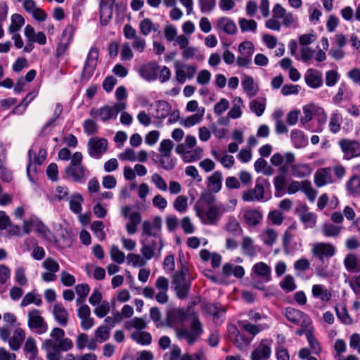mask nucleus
<instances>
[{
	"label": "nucleus",
	"instance_id": "f257e3e1",
	"mask_svg": "<svg viewBox=\"0 0 360 360\" xmlns=\"http://www.w3.org/2000/svg\"><path fill=\"white\" fill-rule=\"evenodd\" d=\"M65 331L58 327L53 328L49 334V338L45 339L41 348L46 353L47 360L62 359L61 352H67L73 347V342L69 338H65Z\"/></svg>",
	"mask_w": 360,
	"mask_h": 360
},
{
	"label": "nucleus",
	"instance_id": "f03ea898",
	"mask_svg": "<svg viewBox=\"0 0 360 360\" xmlns=\"http://www.w3.org/2000/svg\"><path fill=\"white\" fill-rule=\"evenodd\" d=\"M161 230L162 219L159 216L155 217L153 221L145 220L142 223L141 236L140 240H149V238L152 237L153 238V240L159 241L158 257H160L161 252L164 246L161 237Z\"/></svg>",
	"mask_w": 360,
	"mask_h": 360
},
{
	"label": "nucleus",
	"instance_id": "7ed1b4c3",
	"mask_svg": "<svg viewBox=\"0 0 360 360\" xmlns=\"http://www.w3.org/2000/svg\"><path fill=\"white\" fill-rule=\"evenodd\" d=\"M226 210L221 203L219 205L197 206L196 214L205 225L214 226L218 224Z\"/></svg>",
	"mask_w": 360,
	"mask_h": 360
},
{
	"label": "nucleus",
	"instance_id": "20e7f679",
	"mask_svg": "<svg viewBox=\"0 0 360 360\" xmlns=\"http://www.w3.org/2000/svg\"><path fill=\"white\" fill-rule=\"evenodd\" d=\"M203 331L202 325L198 316L193 314L189 328H178L175 333L179 340H186L188 345H193L200 337Z\"/></svg>",
	"mask_w": 360,
	"mask_h": 360
},
{
	"label": "nucleus",
	"instance_id": "39448f33",
	"mask_svg": "<svg viewBox=\"0 0 360 360\" xmlns=\"http://www.w3.org/2000/svg\"><path fill=\"white\" fill-rule=\"evenodd\" d=\"M335 252V246L327 243H316L311 248L312 257L318 259L322 264L328 263L329 259L334 256Z\"/></svg>",
	"mask_w": 360,
	"mask_h": 360
},
{
	"label": "nucleus",
	"instance_id": "423d86ee",
	"mask_svg": "<svg viewBox=\"0 0 360 360\" xmlns=\"http://www.w3.org/2000/svg\"><path fill=\"white\" fill-rule=\"evenodd\" d=\"M28 328L38 335H43L48 331L49 326L39 309H32L27 314Z\"/></svg>",
	"mask_w": 360,
	"mask_h": 360
},
{
	"label": "nucleus",
	"instance_id": "0eeeda50",
	"mask_svg": "<svg viewBox=\"0 0 360 360\" xmlns=\"http://www.w3.org/2000/svg\"><path fill=\"white\" fill-rule=\"evenodd\" d=\"M187 272L186 268H182L180 271L176 272L172 278L176 296L181 300L187 297L190 289V282L186 280Z\"/></svg>",
	"mask_w": 360,
	"mask_h": 360
},
{
	"label": "nucleus",
	"instance_id": "6e6552de",
	"mask_svg": "<svg viewBox=\"0 0 360 360\" xmlns=\"http://www.w3.org/2000/svg\"><path fill=\"white\" fill-rule=\"evenodd\" d=\"M98 59V49L91 47L87 54L86 59L81 74V79L87 82L93 76L97 66Z\"/></svg>",
	"mask_w": 360,
	"mask_h": 360
},
{
	"label": "nucleus",
	"instance_id": "1a4fd4ad",
	"mask_svg": "<svg viewBox=\"0 0 360 360\" xmlns=\"http://www.w3.org/2000/svg\"><path fill=\"white\" fill-rule=\"evenodd\" d=\"M174 67L175 69V78L179 84H184L186 79H193L197 71L195 65L183 64L179 61H176Z\"/></svg>",
	"mask_w": 360,
	"mask_h": 360
},
{
	"label": "nucleus",
	"instance_id": "9d476101",
	"mask_svg": "<svg viewBox=\"0 0 360 360\" xmlns=\"http://www.w3.org/2000/svg\"><path fill=\"white\" fill-rule=\"evenodd\" d=\"M89 155L95 159H99L107 151L108 141L104 138L94 137L89 140Z\"/></svg>",
	"mask_w": 360,
	"mask_h": 360
},
{
	"label": "nucleus",
	"instance_id": "9b49d317",
	"mask_svg": "<svg viewBox=\"0 0 360 360\" xmlns=\"http://www.w3.org/2000/svg\"><path fill=\"white\" fill-rule=\"evenodd\" d=\"M263 179H257L253 188H249L243 192L241 198L244 202L262 201L264 196V188Z\"/></svg>",
	"mask_w": 360,
	"mask_h": 360
},
{
	"label": "nucleus",
	"instance_id": "f8f14e48",
	"mask_svg": "<svg viewBox=\"0 0 360 360\" xmlns=\"http://www.w3.org/2000/svg\"><path fill=\"white\" fill-rule=\"evenodd\" d=\"M338 144L344 153V158L350 160L360 156V143L356 140L342 139Z\"/></svg>",
	"mask_w": 360,
	"mask_h": 360
},
{
	"label": "nucleus",
	"instance_id": "ddd939ff",
	"mask_svg": "<svg viewBox=\"0 0 360 360\" xmlns=\"http://www.w3.org/2000/svg\"><path fill=\"white\" fill-rule=\"evenodd\" d=\"M284 314L289 321L301 327L307 326L311 323L309 317L306 314L292 307L286 308Z\"/></svg>",
	"mask_w": 360,
	"mask_h": 360
},
{
	"label": "nucleus",
	"instance_id": "4468645a",
	"mask_svg": "<svg viewBox=\"0 0 360 360\" xmlns=\"http://www.w3.org/2000/svg\"><path fill=\"white\" fill-rule=\"evenodd\" d=\"M68 179L75 183H84L89 175V171L84 166H68L65 170Z\"/></svg>",
	"mask_w": 360,
	"mask_h": 360
},
{
	"label": "nucleus",
	"instance_id": "2eb2a0df",
	"mask_svg": "<svg viewBox=\"0 0 360 360\" xmlns=\"http://www.w3.org/2000/svg\"><path fill=\"white\" fill-rule=\"evenodd\" d=\"M175 151L181 156L182 160L185 162H195L202 157V149L200 147L185 149L183 145H177Z\"/></svg>",
	"mask_w": 360,
	"mask_h": 360
},
{
	"label": "nucleus",
	"instance_id": "dca6fc26",
	"mask_svg": "<svg viewBox=\"0 0 360 360\" xmlns=\"http://www.w3.org/2000/svg\"><path fill=\"white\" fill-rule=\"evenodd\" d=\"M141 244V253L143 257L148 261L153 257L158 256L159 241L155 240H140Z\"/></svg>",
	"mask_w": 360,
	"mask_h": 360
},
{
	"label": "nucleus",
	"instance_id": "f3484780",
	"mask_svg": "<svg viewBox=\"0 0 360 360\" xmlns=\"http://www.w3.org/2000/svg\"><path fill=\"white\" fill-rule=\"evenodd\" d=\"M242 218L248 226H256L263 219V214L259 209H246L243 212Z\"/></svg>",
	"mask_w": 360,
	"mask_h": 360
},
{
	"label": "nucleus",
	"instance_id": "a211bd4d",
	"mask_svg": "<svg viewBox=\"0 0 360 360\" xmlns=\"http://www.w3.org/2000/svg\"><path fill=\"white\" fill-rule=\"evenodd\" d=\"M304 77L307 85L312 89H317L323 85V75L318 70L308 69Z\"/></svg>",
	"mask_w": 360,
	"mask_h": 360
},
{
	"label": "nucleus",
	"instance_id": "6ab92c4d",
	"mask_svg": "<svg viewBox=\"0 0 360 360\" xmlns=\"http://www.w3.org/2000/svg\"><path fill=\"white\" fill-rule=\"evenodd\" d=\"M89 114L93 118L99 117L104 122L116 119L115 112L112 111V107L110 105H104L100 108H91Z\"/></svg>",
	"mask_w": 360,
	"mask_h": 360
},
{
	"label": "nucleus",
	"instance_id": "aec40b11",
	"mask_svg": "<svg viewBox=\"0 0 360 360\" xmlns=\"http://www.w3.org/2000/svg\"><path fill=\"white\" fill-rule=\"evenodd\" d=\"M77 316L81 319V327L83 330H89L94 325V320L91 317V309L88 305H82L77 310Z\"/></svg>",
	"mask_w": 360,
	"mask_h": 360
},
{
	"label": "nucleus",
	"instance_id": "412c9836",
	"mask_svg": "<svg viewBox=\"0 0 360 360\" xmlns=\"http://www.w3.org/2000/svg\"><path fill=\"white\" fill-rule=\"evenodd\" d=\"M300 221L304 224L305 229H312L316 226L317 216L309 211L307 205L302 206L297 210Z\"/></svg>",
	"mask_w": 360,
	"mask_h": 360
},
{
	"label": "nucleus",
	"instance_id": "4be33fe9",
	"mask_svg": "<svg viewBox=\"0 0 360 360\" xmlns=\"http://www.w3.org/2000/svg\"><path fill=\"white\" fill-rule=\"evenodd\" d=\"M115 0H101L100 3V18L102 25L108 23L112 17V6Z\"/></svg>",
	"mask_w": 360,
	"mask_h": 360
},
{
	"label": "nucleus",
	"instance_id": "5701e85b",
	"mask_svg": "<svg viewBox=\"0 0 360 360\" xmlns=\"http://www.w3.org/2000/svg\"><path fill=\"white\" fill-rule=\"evenodd\" d=\"M158 66L155 63L143 65L139 69V75L146 81H154L158 77Z\"/></svg>",
	"mask_w": 360,
	"mask_h": 360
},
{
	"label": "nucleus",
	"instance_id": "b1692460",
	"mask_svg": "<svg viewBox=\"0 0 360 360\" xmlns=\"http://www.w3.org/2000/svg\"><path fill=\"white\" fill-rule=\"evenodd\" d=\"M216 28L227 34H233L236 32V25L233 20L227 17H221L217 20Z\"/></svg>",
	"mask_w": 360,
	"mask_h": 360
},
{
	"label": "nucleus",
	"instance_id": "393cba45",
	"mask_svg": "<svg viewBox=\"0 0 360 360\" xmlns=\"http://www.w3.org/2000/svg\"><path fill=\"white\" fill-rule=\"evenodd\" d=\"M25 339V330L18 327L14 331L13 336L8 340V345L11 350L18 351Z\"/></svg>",
	"mask_w": 360,
	"mask_h": 360
},
{
	"label": "nucleus",
	"instance_id": "a878e982",
	"mask_svg": "<svg viewBox=\"0 0 360 360\" xmlns=\"http://www.w3.org/2000/svg\"><path fill=\"white\" fill-rule=\"evenodd\" d=\"M76 347L78 349H82L86 347L89 350H95L97 347V340L89 338L86 333H80L76 339Z\"/></svg>",
	"mask_w": 360,
	"mask_h": 360
},
{
	"label": "nucleus",
	"instance_id": "bb28decb",
	"mask_svg": "<svg viewBox=\"0 0 360 360\" xmlns=\"http://www.w3.org/2000/svg\"><path fill=\"white\" fill-rule=\"evenodd\" d=\"M311 294L314 298L319 299L323 302H329L332 297L330 290L321 284L313 285L311 288Z\"/></svg>",
	"mask_w": 360,
	"mask_h": 360
},
{
	"label": "nucleus",
	"instance_id": "cd10ccee",
	"mask_svg": "<svg viewBox=\"0 0 360 360\" xmlns=\"http://www.w3.org/2000/svg\"><path fill=\"white\" fill-rule=\"evenodd\" d=\"M333 179L328 168L318 169L314 174V184L317 187H322L327 184L332 183Z\"/></svg>",
	"mask_w": 360,
	"mask_h": 360
},
{
	"label": "nucleus",
	"instance_id": "c85d7f7f",
	"mask_svg": "<svg viewBox=\"0 0 360 360\" xmlns=\"http://www.w3.org/2000/svg\"><path fill=\"white\" fill-rule=\"evenodd\" d=\"M238 325L240 328V329L246 331L252 335H256L262 330L266 329L268 328L267 324H258L255 325L250 323L247 320H240L238 321Z\"/></svg>",
	"mask_w": 360,
	"mask_h": 360
},
{
	"label": "nucleus",
	"instance_id": "c756f323",
	"mask_svg": "<svg viewBox=\"0 0 360 360\" xmlns=\"http://www.w3.org/2000/svg\"><path fill=\"white\" fill-rule=\"evenodd\" d=\"M252 271L258 276L262 278L265 282H269L271 279V268L264 262L256 263L252 267Z\"/></svg>",
	"mask_w": 360,
	"mask_h": 360
},
{
	"label": "nucleus",
	"instance_id": "7c9ffc66",
	"mask_svg": "<svg viewBox=\"0 0 360 360\" xmlns=\"http://www.w3.org/2000/svg\"><path fill=\"white\" fill-rule=\"evenodd\" d=\"M241 85L250 98L256 96L259 91L258 86L255 84L254 79L251 76L244 75L242 79Z\"/></svg>",
	"mask_w": 360,
	"mask_h": 360
},
{
	"label": "nucleus",
	"instance_id": "2f4dec72",
	"mask_svg": "<svg viewBox=\"0 0 360 360\" xmlns=\"http://www.w3.org/2000/svg\"><path fill=\"white\" fill-rule=\"evenodd\" d=\"M53 313L56 321L61 326H66L68 322V313L61 304L56 303L53 306Z\"/></svg>",
	"mask_w": 360,
	"mask_h": 360
},
{
	"label": "nucleus",
	"instance_id": "473e14b6",
	"mask_svg": "<svg viewBox=\"0 0 360 360\" xmlns=\"http://www.w3.org/2000/svg\"><path fill=\"white\" fill-rule=\"evenodd\" d=\"M207 181L209 190L213 193H218L221 190L222 185L221 172L219 171L214 172L207 178Z\"/></svg>",
	"mask_w": 360,
	"mask_h": 360
},
{
	"label": "nucleus",
	"instance_id": "72a5a7b5",
	"mask_svg": "<svg viewBox=\"0 0 360 360\" xmlns=\"http://www.w3.org/2000/svg\"><path fill=\"white\" fill-rule=\"evenodd\" d=\"M205 112V108H200L195 114L188 116L184 120H181L180 124L187 128L193 127L202 121Z\"/></svg>",
	"mask_w": 360,
	"mask_h": 360
},
{
	"label": "nucleus",
	"instance_id": "f704fd0d",
	"mask_svg": "<svg viewBox=\"0 0 360 360\" xmlns=\"http://www.w3.org/2000/svg\"><path fill=\"white\" fill-rule=\"evenodd\" d=\"M222 272L226 276L233 275L237 278H241L245 274V270L242 266L229 263L223 266Z\"/></svg>",
	"mask_w": 360,
	"mask_h": 360
},
{
	"label": "nucleus",
	"instance_id": "c9c22d12",
	"mask_svg": "<svg viewBox=\"0 0 360 360\" xmlns=\"http://www.w3.org/2000/svg\"><path fill=\"white\" fill-rule=\"evenodd\" d=\"M75 31V28L72 25H68L64 29L63 34H62V37L64 41H66V42H65V44H61L60 46H59L58 47L57 54H56L57 56H59L60 55H62L63 53V52L65 51V50L67 48L68 44L70 42V41L73 37Z\"/></svg>",
	"mask_w": 360,
	"mask_h": 360
},
{
	"label": "nucleus",
	"instance_id": "e433bc0d",
	"mask_svg": "<svg viewBox=\"0 0 360 360\" xmlns=\"http://www.w3.org/2000/svg\"><path fill=\"white\" fill-rule=\"evenodd\" d=\"M259 238L267 246H272L277 240L278 234L272 228L264 229L259 235Z\"/></svg>",
	"mask_w": 360,
	"mask_h": 360
},
{
	"label": "nucleus",
	"instance_id": "4c0bfd02",
	"mask_svg": "<svg viewBox=\"0 0 360 360\" xmlns=\"http://www.w3.org/2000/svg\"><path fill=\"white\" fill-rule=\"evenodd\" d=\"M129 222L126 224V229L129 235L137 232V226L141 222V215L138 212H133L129 216Z\"/></svg>",
	"mask_w": 360,
	"mask_h": 360
},
{
	"label": "nucleus",
	"instance_id": "58836bf2",
	"mask_svg": "<svg viewBox=\"0 0 360 360\" xmlns=\"http://www.w3.org/2000/svg\"><path fill=\"white\" fill-rule=\"evenodd\" d=\"M185 312L183 309H173L168 312L167 316V325L174 326L184 321Z\"/></svg>",
	"mask_w": 360,
	"mask_h": 360
},
{
	"label": "nucleus",
	"instance_id": "ea45409f",
	"mask_svg": "<svg viewBox=\"0 0 360 360\" xmlns=\"http://www.w3.org/2000/svg\"><path fill=\"white\" fill-rule=\"evenodd\" d=\"M312 172V169L308 164H296L291 167L292 175L297 178H303L309 176Z\"/></svg>",
	"mask_w": 360,
	"mask_h": 360
},
{
	"label": "nucleus",
	"instance_id": "a19ab883",
	"mask_svg": "<svg viewBox=\"0 0 360 360\" xmlns=\"http://www.w3.org/2000/svg\"><path fill=\"white\" fill-rule=\"evenodd\" d=\"M342 117L338 110H334L330 115L328 127L330 131L333 134H337L341 128Z\"/></svg>",
	"mask_w": 360,
	"mask_h": 360
},
{
	"label": "nucleus",
	"instance_id": "79ce46f5",
	"mask_svg": "<svg viewBox=\"0 0 360 360\" xmlns=\"http://www.w3.org/2000/svg\"><path fill=\"white\" fill-rule=\"evenodd\" d=\"M271 355V348L264 344H260L251 354V360H265Z\"/></svg>",
	"mask_w": 360,
	"mask_h": 360
},
{
	"label": "nucleus",
	"instance_id": "37998d69",
	"mask_svg": "<svg viewBox=\"0 0 360 360\" xmlns=\"http://www.w3.org/2000/svg\"><path fill=\"white\" fill-rule=\"evenodd\" d=\"M130 336L133 340L142 345H149L152 342L151 335L146 331L136 330Z\"/></svg>",
	"mask_w": 360,
	"mask_h": 360
},
{
	"label": "nucleus",
	"instance_id": "c03bdc74",
	"mask_svg": "<svg viewBox=\"0 0 360 360\" xmlns=\"http://www.w3.org/2000/svg\"><path fill=\"white\" fill-rule=\"evenodd\" d=\"M212 155L214 157V158L216 160L219 161L225 168L229 169L232 167L235 164L234 158L231 155L224 153L223 155H221L219 152L216 150H212Z\"/></svg>",
	"mask_w": 360,
	"mask_h": 360
},
{
	"label": "nucleus",
	"instance_id": "a18cd8bd",
	"mask_svg": "<svg viewBox=\"0 0 360 360\" xmlns=\"http://www.w3.org/2000/svg\"><path fill=\"white\" fill-rule=\"evenodd\" d=\"M38 91L37 90H33L30 92L22 100L21 103L18 105L14 110V113L17 114H23L28 106V105L34 99V98L37 96Z\"/></svg>",
	"mask_w": 360,
	"mask_h": 360
},
{
	"label": "nucleus",
	"instance_id": "49530a36",
	"mask_svg": "<svg viewBox=\"0 0 360 360\" xmlns=\"http://www.w3.org/2000/svg\"><path fill=\"white\" fill-rule=\"evenodd\" d=\"M291 140L297 148H302L307 145L308 140L302 131L294 129L291 131Z\"/></svg>",
	"mask_w": 360,
	"mask_h": 360
},
{
	"label": "nucleus",
	"instance_id": "de8ad7c7",
	"mask_svg": "<svg viewBox=\"0 0 360 360\" xmlns=\"http://www.w3.org/2000/svg\"><path fill=\"white\" fill-rule=\"evenodd\" d=\"M156 114L157 119H163L169 115L171 111V105L165 101H158L156 103Z\"/></svg>",
	"mask_w": 360,
	"mask_h": 360
},
{
	"label": "nucleus",
	"instance_id": "09e8293b",
	"mask_svg": "<svg viewBox=\"0 0 360 360\" xmlns=\"http://www.w3.org/2000/svg\"><path fill=\"white\" fill-rule=\"evenodd\" d=\"M24 24L25 19L21 15L18 13L12 15L11 22L8 27V32L11 34L18 32Z\"/></svg>",
	"mask_w": 360,
	"mask_h": 360
},
{
	"label": "nucleus",
	"instance_id": "8fccbe9b",
	"mask_svg": "<svg viewBox=\"0 0 360 360\" xmlns=\"http://www.w3.org/2000/svg\"><path fill=\"white\" fill-rule=\"evenodd\" d=\"M343 227L334 225L330 223H326L322 226V233L326 237H337L340 233Z\"/></svg>",
	"mask_w": 360,
	"mask_h": 360
},
{
	"label": "nucleus",
	"instance_id": "3c124183",
	"mask_svg": "<svg viewBox=\"0 0 360 360\" xmlns=\"http://www.w3.org/2000/svg\"><path fill=\"white\" fill-rule=\"evenodd\" d=\"M42 300L40 295H37L32 292H27L22 298L20 306L24 307L31 304H34L36 306H40Z\"/></svg>",
	"mask_w": 360,
	"mask_h": 360
},
{
	"label": "nucleus",
	"instance_id": "603ef678",
	"mask_svg": "<svg viewBox=\"0 0 360 360\" xmlns=\"http://www.w3.org/2000/svg\"><path fill=\"white\" fill-rule=\"evenodd\" d=\"M158 27V25L154 24L149 18L143 19L139 24L140 32L144 36L148 35L152 31H156Z\"/></svg>",
	"mask_w": 360,
	"mask_h": 360
},
{
	"label": "nucleus",
	"instance_id": "864d4df0",
	"mask_svg": "<svg viewBox=\"0 0 360 360\" xmlns=\"http://www.w3.org/2000/svg\"><path fill=\"white\" fill-rule=\"evenodd\" d=\"M266 108V99L264 98H259L253 100L250 103V110L257 116H261Z\"/></svg>",
	"mask_w": 360,
	"mask_h": 360
},
{
	"label": "nucleus",
	"instance_id": "5fc2aeb1",
	"mask_svg": "<svg viewBox=\"0 0 360 360\" xmlns=\"http://www.w3.org/2000/svg\"><path fill=\"white\" fill-rule=\"evenodd\" d=\"M224 229L229 233L236 236L243 232L240 223L234 217H230L225 224Z\"/></svg>",
	"mask_w": 360,
	"mask_h": 360
},
{
	"label": "nucleus",
	"instance_id": "6e6d98bb",
	"mask_svg": "<svg viewBox=\"0 0 360 360\" xmlns=\"http://www.w3.org/2000/svg\"><path fill=\"white\" fill-rule=\"evenodd\" d=\"M84 199L81 194L74 193L70 200V209L75 214H79L82 212V203Z\"/></svg>",
	"mask_w": 360,
	"mask_h": 360
},
{
	"label": "nucleus",
	"instance_id": "4d7b16f0",
	"mask_svg": "<svg viewBox=\"0 0 360 360\" xmlns=\"http://www.w3.org/2000/svg\"><path fill=\"white\" fill-rule=\"evenodd\" d=\"M174 146V142L170 139H163L158 148V151L160 153V156L162 157H170L172 155V149Z\"/></svg>",
	"mask_w": 360,
	"mask_h": 360
},
{
	"label": "nucleus",
	"instance_id": "13d9d810",
	"mask_svg": "<svg viewBox=\"0 0 360 360\" xmlns=\"http://www.w3.org/2000/svg\"><path fill=\"white\" fill-rule=\"evenodd\" d=\"M147 323L142 318L135 317L133 319L127 321L124 324V327L127 330L136 328L137 330H141L146 328Z\"/></svg>",
	"mask_w": 360,
	"mask_h": 360
},
{
	"label": "nucleus",
	"instance_id": "bf43d9fd",
	"mask_svg": "<svg viewBox=\"0 0 360 360\" xmlns=\"http://www.w3.org/2000/svg\"><path fill=\"white\" fill-rule=\"evenodd\" d=\"M173 207L180 213H185L188 209V198L184 195L177 196L173 202Z\"/></svg>",
	"mask_w": 360,
	"mask_h": 360
},
{
	"label": "nucleus",
	"instance_id": "052dcab7",
	"mask_svg": "<svg viewBox=\"0 0 360 360\" xmlns=\"http://www.w3.org/2000/svg\"><path fill=\"white\" fill-rule=\"evenodd\" d=\"M302 191L306 195L308 200L313 202L317 195V191L311 186V184L309 181H302Z\"/></svg>",
	"mask_w": 360,
	"mask_h": 360
},
{
	"label": "nucleus",
	"instance_id": "680f3d73",
	"mask_svg": "<svg viewBox=\"0 0 360 360\" xmlns=\"http://www.w3.org/2000/svg\"><path fill=\"white\" fill-rule=\"evenodd\" d=\"M241 248L243 253L248 256L252 257L255 253V249L253 245V240L249 236H245L243 238Z\"/></svg>",
	"mask_w": 360,
	"mask_h": 360
},
{
	"label": "nucleus",
	"instance_id": "e2e57ef3",
	"mask_svg": "<svg viewBox=\"0 0 360 360\" xmlns=\"http://www.w3.org/2000/svg\"><path fill=\"white\" fill-rule=\"evenodd\" d=\"M240 28L243 32H255L257 29V24L255 20H248L246 18H240L238 21Z\"/></svg>",
	"mask_w": 360,
	"mask_h": 360
},
{
	"label": "nucleus",
	"instance_id": "0e129e2a",
	"mask_svg": "<svg viewBox=\"0 0 360 360\" xmlns=\"http://www.w3.org/2000/svg\"><path fill=\"white\" fill-rule=\"evenodd\" d=\"M104 227V224L101 221H94L91 225V229L94 231V235L100 240H103L106 236L103 231Z\"/></svg>",
	"mask_w": 360,
	"mask_h": 360
},
{
	"label": "nucleus",
	"instance_id": "69168bd1",
	"mask_svg": "<svg viewBox=\"0 0 360 360\" xmlns=\"http://www.w3.org/2000/svg\"><path fill=\"white\" fill-rule=\"evenodd\" d=\"M129 264H131L134 267L144 266L147 264V260L144 257L139 255L130 253L127 257Z\"/></svg>",
	"mask_w": 360,
	"mask_h": 360
},
{
	"label": "nucleus",
	"instance_id": "338daca9",
	"mask_svg": "<svg viewBox=\"0 0 360 360\" xmlns=\"http://www.w3.org/2000/svg\"><path fill=\"white\" fill-rule=\"evenodd\" d=\"M280 287L285 291L291 292L296 289L297 285L295 279L291 275H286L280 282Z\"/></svg>",
	"mask_w": 360,
	"mask_h": 360
},
{
	"label": "nucleus",
	"instance_id": "774afa93",
	"mask_svg": "<svg viewBox=\"0 0 360 360\" xmlns=\"http://www.w3.org/2000/svg\"><path fill=\"white\" fill-rule=\"evenodd\" d=\"M347 189L352 195L359 193L360 177L354 175L347 183Z\"/></svg>",
	"mask_w": 360,
	"mask_h": 360
}]
</instances>
